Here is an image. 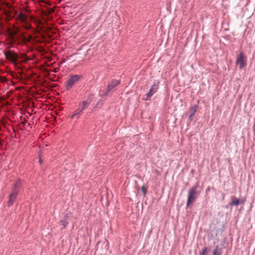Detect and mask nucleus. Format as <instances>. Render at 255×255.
Instances as JSON below:
<instances>
[{"label":"nucleus","mask_w":255,"mask_h":255,"mask_svg":"<svg viewBox=\"0 0 255 255\" xmlns=\"http://www.w3.org/2000/svg\"><path fill=\"white\" fill-rule=\"evenodd\" d=\"M82 78V75H70L66 82L65 87L66 90L70 91L72 87Z\"/></svg>","instance_id":"nucleus-1"},{"label":"nucleus","mask_w":255,"mask_h":255,"mask_svg":"<svg viewBox=\"0 0 255 255\" xmlns=\"http://www.w3.org/2000/svg\"><path fill=\"white\" fill-rule=\"evenodd\" d=\"M198 185H195L192 187L189 190L188 199L187 202V206H189L190 204L194 203L200 194V192H197L196 189Z\"/></svg>","instance_id":"nucleus-2"},{"label":"nucleus","mask_w":255,"mask_h":255,"mask_svg":"<svg viewBox=\"0 0 255 255\" xmlns=\"http://www.w3.org/2000/svg\"><path fill=\"white\" fill-rule=\"evenodd\" d=\"M18 31V29L15 30L10 33V36L12 40L14 42L17 43L18 44H24L23 43V39L22 37H24L23 33L16 35Z\"/></svg>","instance_id":"nucleus-3"},{"label":"nucleus","mask_w":255,"mask_h":255,"mask_svg":"<svg viewBox=\"0 0 255 255\" xmlns=\"http://www.w3.org/2000/svg\"><path fill=\"white\" fill-rule=\"evenodd\" d=\"M4 55L5 56V58L7 60L11 61L12 62L15 63L18 56L17 54L13 51L9 50L6 52H4Z\"/></svg>","instance_id":"nucleus-4"},{"label":"nucleus","mask_w":255,"mask_h":255,"mask_svg":"<svg viewBox=\"0 0 255 255\" xmlns=\"http://www.w3.org/2000/svg\"><path fill=\"white\" fill-rule=\"evenodd\" d=\"M246 57L243 52H240L237 56L236 64L239 66L240 69H243L246 65Z\"/></svg>","instance_id":"nucleus-5"},{"label":"nucleus","mask_w":255,"mask_h":255,"mask_svg":"<svg viewBox=\"0 0 255 255\" xmlns=\"http://www.w3.org/2000/svg\"><path fill=\"white\" fill-rule=\"evenodd\" d=\"M120 83V81L118 80H112L108 85V87L106 89V94H108L109 93L111 92L112 90H113L115 87L117 86Z\"/></svg>","instance_id":"nucleus-6"},{"label":"nucleus","mask_w":255,"mask_h":255,"mask_svg":"<svg viewBox=\"0 0 255 255\" xmlns=\"http://www.w3.org/2000/svg\"><path fill=\"white\" fill-rule=\"evenodd\" d=\"M159 82H157L155 83L153 86L151 87L148 93H147L146 96L147 98L145 99L146 100H148L156 92L158 88Z\"/></svg>","instance_id":"nucleus-7"},{"label":"nucleus","mask_w":255,"mask_h":255,"mask_svg":"<svg viewBox=\"0 0 255 255\" xmlns=\"http://www.w3.org/2000/svg\"><path fill=\"white\" fill-rule=\"evenodd\" d=\"M88 105H89V103L87 101H83L79 105V108H78V110L79 111V112L73 114L71 116V118L73 119L74 117L76 115H78L79 113L82 112L84 110H85L88 107Z\"/></svg>","instance_id":"nucleus-8"},{"label":"nucleus","mask_w":255,"mask_h":255,"mask_svg":"<svg viewBox=\"0 0 255 255\" xmlns=\"http://www.w3.org/2000/svg\"><path fill=\"white\" fill-rule=\"evenodd\" d=\"M21 184H22L21 180L19 179H17L15 181V183L14 184V185L13 186L12 192L18 194L19 189L21 186Z\"/></svg>","instance_id":"nucleus-9"},{"label":"nucleus","mask_w":255,"mask_h":255,"mask_svg":"<svg viewBox=\"0 0 255 255\" xmlns=\"http://www.w3.org/2000/svg\"><path fill=\"white\" fill-rule=\"evenodd\" d=\"M18 194V193L12 192L9 195V200L7 202V205L8 207H10L13 204Z\"/></svg>","instance_id":"nucleus-10"},{"label":"nucleus","mask_w":255,"mask_h":255,"mask_svg":"<svg viewBox=\"0 0 255 255\" xmlns=\"http://www.w3.org/2000/svg\"><path fill=\"white\" fill-rule=\"evenodd\" d=\"M27 16L22 12H20L17 15V19L19 20L21 23H23L27 20Z\"/></svg>","instance_id":"nucleus-11"},{"label":"nucleus","mask_w":255,"mask_h":255,"mask_svg":"<svg viewBox=\"0 0 255 255\" xmlns=\"http://www.w3.org/2000/svg\"><path fill=\"white\" fill-rule=\"evenodd\" d=\"M222 253V249L217 246L213 252V255H221Z\"/></svg>","instance_id":"nucleus-12"},{"label":"nucleus","mask_w":255,"mask_h":255,"mask_svg":"<svg viewBox=\"0 0 255 255\" xmlns=\"http://www.w3.org/2000/svg\"><path fill=\"white\" fill-rule=\"evenodd\" d=\"M22 27L26 30H29L32 29V26L26 20L25 22H24L22 23Z\"/></svg>","instance_id":"nucleus-13"},{"label":"nucleus","mask_w":255,"mask_h":255,"mask_svg":"<svg viewBox=\"0 0 255 255\" xmlns=\"http://www.w3.org/2000/svg\"><path fill=\"white\" fill-rule=\"evenodd\" d=\"M23 39V43L24 44H26L27 42H29L32 39V36L31 35H29L27 37H25L24 35V37H22Z\"/></svg>","instance_id":"nucleus-14"},{"label":"nucleus","mask_w":255,"mask_h":255,"mask_svg":"<svg viewBox=\"0 0 255 255\" xmlns=\"http://www.w3.org/2000/svg\"><path fill=\"white\" fill-rule=\"evenodd\" d=\"M240 203V201L238 199L236 198V197H232V202L231 203V205H235L238 206Z\"/></svg>","instance_id":"nucleus-15"},{"label":"nucleus","mask_w":255,"mask_h":255,"mask_svg":"<svg viewBox=\"0 0 255 255\" xmlns=\"http://www.w3.org/2000/svg\"><path fill=\"white\" fill-rule=\"evenodd\" d=\"M197 107L196 106H194L191 108V114L189 116V118H191L195 114Z\"/></svg>","instance_id":"nucleus-16"},{"label":"nucleus","mask_w":255,"mask_h":255,"mask_svg":"<svg viewBox=\"0 0 255 255\" xmlns=\"http://www.w3.org/2000/svg\"><path fill=\"white\" fill-rule=\"evenodd\" d=\"M60 222L62 224V225L63 226V228L62 229H65L68 224L67 221H66V220H61L60 221Z\"/></svg>","instance_id":"nucleus-17"},{"label":"nucleus","mask_w":255,"mask_h":255,"mask_svg":"<svg viewBox=\"0 0 255 255\" xmlns=\"http://www.w3.org/2000/svg\"><path fill=\"white\" fill-rule=\"evenodd\" d=\"M207 251V248H206V247L204 248V249H202V252L200 253L199 255H206Z\"/></svg>","instance_id":"nucleus-18"},{"label":"nucleus","mask_w":255,"mask_h":255,"mask_svg":"<svg viewBox=\"0 0 255 255\" xmlns=\"http://www.w3.org/2000/svg\"><path fill=\"white\" fill-rule=\"evenodd\" d=\"M141 189L144 195H145V194H146V188L143 186H142Z\"/></svg>","instance_id":"nucleus-19"},{"label":"nucleus","mask_w":255,"mask_h":255,"mask_svg":"<svg viewBox=\"0 0 255 255\" xmlns=\"http://www.w3.org/2000/svg\"><path fill=\"white\" fill-rule=\"evenodd\" d=\"M253 130H254V131H255V124H254V125Z\"/></svg>","instance_id":"nucleus-20"},{"label":"nucleus","mask_w":255,"mask_h":255,"mask_svg":"<svg viewBox=\"0 0 255 255\" xmlns=\"http://www.w3.org/2000/svg\"><path fill=\"white\" fill-rule=\"evenodd\" d=\"M39 162H40V163L41 164L42 163V160L40 158V157H39Z\"/></svg>","instance_id":"nucleus-21"},{"label":"nucleus","mask_w":255,"mask_h":255,"mask_svg":"<svg viewBox=\"0 0 255 255\" xmlns=\"http://www.w3.org/2000/svg\"><path fill=\"white\" fill-rule=\"evenodd\" d=\"M90 51H91V49H88V50H87V54H88V53H89V52Z\"/></svg>","instance_id":"nucleus-22"}]
</instances>
